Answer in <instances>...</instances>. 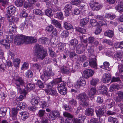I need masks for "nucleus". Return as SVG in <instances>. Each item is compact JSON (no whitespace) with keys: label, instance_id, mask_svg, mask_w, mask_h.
<instances>
[{"label":"nucleus","instance_id":"nucleus-4","mask_svg":"<svg viewBox=\"0 0 123 123\" xmlns=\"http://www.w3.org/2000/svg\"><path fill=\"white\" fill-rule=\"evenodd\" d=\"M66 84L65 82L63 81L58 85L57 87L58 90L59 92L61 94L65 95L67 92V89L66 86Z\"/></svg>","mask_w":123,"mask_h":123},{"label":"nucleus","instance_id":"nucleus-28","mask_svg":"<svg viewBox=\"0 0 123 123\" xmlns=\"http://www.w3.org/2000/svg\"><path fill=\"white\" fill-rule=\"evenodd\" d=\"M89 20V19L88 18L81 19L80 20V22L81 25L82 26H84L88 23Z\"/></svg>","mask_w":123,"mask_h":123},{"label":"nucleus","instance_id":"nucleus-15","mask_svg":"<svg viewBox=\"0 0 123 123\" xmlns=\"http://www.w3.org/2000/svg\"><path fill=\"white\" fill-rule=\"evenodd\" d=\"M118 96L115 97V100L116 102H120L122 101L123 102V92L119 91L117 93Z\"/></svg>","mask_w":123,"mask_h":123},{"label":"nucleus","instance_id":"nucleus-29","mask_svg":"<svg viewBox=\"0 0 123 123\" xmlns=\"http://www.w3.org/2000/svg\"><path fill=\"white\" fill-rule=\"evenodd\" d=\"M99 90L102 94H105L107 92V88L105 86L102 85L100 86Z\"/></svg>","mask_w":123,"mask_h":123},{"label":"nucleus","instance_id":"nucleus-38","mask_svg":"<svg viewBox=\"0 0 123 123\" xmlns=\"http://www.w3.org/2000/svg\"><path fill=\"white\" fill-rule=\"evenodd\" d=\"M33 12L34 14L37 15L42 16L43 14L42 11L39 9H34Z\"/></svg>","mask_w":123,"mask_h":123},{"label":"nucleus","instance_id":"nucleus-56","mask_svg":"<svg viewBox=\"0 0 123 123\" xmlns=\"http://www.w3.org/2000/svg\"><path fill=\"white\" fill-rule=\"evenodd\" d=\"M64 8L65 10L71 11L72 5L70 4H67L65 6Z\"/></svg>","mask_w":123,"mask_h":123},{"label":"nucleus","instance_id":"nucleus-20","mask_svg":"<svg viewBox=\"0 0 123 123\" xmlns=\"http://www.w3.org/2000/svg\"><path fill=\"white\" fill-rule=\"evenodd\" d=\"M0 44L4 46L6 49H9L10 48V44L6 40L1 39L0 41Z\"/></svg>","mask_w":123,"mask_h":123},{"label":"nucleus","instance_id":"nucleus-41","mask_svg":"<svg viewBox=\"0 0 123 123\" xmlns=\"http://www.w3.org/2000/svg\"><path fill=\"white\" fill-rule=\"evenodd\" d=\"M25 0H17L15 2L16 6L18 7H21L23 5Z\"/></svg>","mask_w":123,"mask_h":123},{"label":"nucleus","instance_id":"nucleus-43","mask_svg":"<svg viewBox=\"0 0 123 123\" xmlns=\"http://www.w3.org/2000/svg\"><path fill=\"white\" fill-rule=\"evenodd\" d=\"M76 54L74 50H72L71 47L70 50L69 57L71 59H73V57Z\"/></svg>","mask_w":123,"mask_h":123},{"label":"nucleus","instance_id":"nucleus-47","mask_svg":"<svg viewBox=\"0 0 123 123\" xmlns=\"http://www.w3.org/2000/svg\"><path fill=\"white\" fill-rule=\"evenodd\" d=\"M6 37L7 41H8V42L9 43H11L13 41V37L12 35H6Z\"/></svg>","mask_w":123,"mask_h":123},{"label":"nucleus","instance_id":"nucleus-19","mask_svg":"<svg viewBox=\"0 0 123 123\" xmlns=\"http://www.w3.org/2000/svg\"><path fill=\"white\" fill-rule=\"evenodd\" d=\"M19 114L21 115L22 119L24 121L29 116V114L28 112L26 111L23 112H20L19 113Z\"/></svg>","mask_w":123,"mask_h":123},{"label":"nucleus","instance_id":"nucleus-64","mask_svg":"<svg viewBox=\"0 0 123 123\" xmlns=\"http://www.w3.org/2000/svg\"><path fill=\"white\" fill-rule=\"evenodd\" d=\"M119 72L120 74L123 73V65H119L118 66Z\"/></svg>","mask_w":123,"mask_h":123},{"label":"nucleus","instance_id":"nucleus-35","mask_svg":"<svg viewBox=\"0 0 123 123\" xmlns=\"http://www.w3.org/2000/svg\"><path fill=\"white\" fill-rule=\"evenodd\" d=\"M55 17L56 18H58L61 20L63 19L64 18L62 13L60 12H58L56 14Z\"/></svg>","mask_w":123,"mask_h":123},{"label":"nucleus","instance_id":"nucleus-23","mask_svg":"<svg viewBox=\"0 0 123 123\" xmlns=\"http://www.w3.org/2000/svg\"><path fill=\"white\" fill-rule=\"evenodd\" d=\"M104 34L105 36L111 38L113 36L114 32L112 30H108L104 32Z\"/></svg>","mask_w":123,"mask_h":123},{"label":"nucleus","instance_id":"nucleus-53","mask_svg":"<svg viewBox=\"0 0 123 123\" xmlns=\"http://www.w3.org/2000/svg\"><path fill=\"white\" fill-rule=\"evenodd\" d=\"M102 30L100 26H98L95 31L94 33L96 35L98 34L101 32Z\"/></svg>","mask_w":123,"mask_h":123},{"label":"nucleus","instance_id":"nucleus-34","mask_svg":"<svg viewBox=\"0 0 123 123\" xmlns=\"http://www.w3.org/2000/svg\"><path fill=\"white\" fill-rule=\"evenodd\" d=\"M109 63L107 62H104L103 65V68L108 71L110 70V68L109 67Z\"/></svg>","mask_w":123,"mask_h":123},{"label":"nucleus","instance_id":"nucleus-10","mask_svg":"<svg viewBox=\"0 0 123 123\" xmlns=\"http://www.w3.org/2000/svg\"><path fill=\"white\" fill-rule=\"evenodd\" d=\"M97 4V2L93 1H92L90 2V6L93 10L98 11L101 8V6L98 5Z\"/></svg>","mask_w":123,"mask_h":123},{"label":"nucleus","instance_id":"nucleus-27","mask_svg":"<svg viewBox=\"0 0 123 123\" xmlns=\"http://www.w3.org/2000/svg\"><path fill=\"white\" fill-rule=\"evenodd\" d=\"M123 55V53L122 51H120L116 52L114 55V57L117 60H121Z\"/></svg>","mask_w":123,"mask_h":123},{"label":"nucleus","instance_id":"nucleus-22","mask_svg":"<svg viewBox=\"0 0 123 123\" xmlns=\"http://www.w3.org/2000/svg\"><path fill=\"white\" fill-rule=\"evenodd\" d=\"M49 40L47 38L43 37L40 38L39 39V42L40 43L47 44L48 43Z\"/></svg>","mask_w":123,"mask_h":123},{"label":"nucleus","instance_id":"nucleus-46","mask_svg":"<svg viewBox=\"0 0 123 123\" xmlns=\"http://www.w3.org/2000/svg\"><path fill=\"white\" fill-rule=\"evenodd\" d=\"M6 17V18H9V21L11 22V23H14L15 20V18L13 16H12L10 14H7Z\"/></svg>","mask_w":123,"mask_h":123},{"label":"nucleus","instance_id":"nucleus-49","mask_svg":"<svg viewBox=\"0 0 123 123\" xmlns=\"http://www.w3.org/2000/svg\"><path fill=\"white\" fill-rule=\"evenodd\" d=\"M76 30L81 33H85L86 32V30L83 28L80 27H77Z\"/></svg>","mask_w":123,"mask_h":123},{"label":"nucleus","instance_id":"nucleus-7","mask_svg":"<svg viewBox=\"0 0 123 123\" xmlns=\"http://www.w3.org/2000/svg\"><path fill=\"white\" fill-rule=\"evenodd\" d=\"M105 106H103L98 110L96 111V113L98 117H100L104 116L105 112Z\"/></svg>","mask_w":123,"mask_h":123},{"label":"nucleus","instance_id":"nucleus-17","mask_svg":"<svg viewBox=\"0 0 123 123\" xmlns=\"http://www.w3.org/2000/svg\"><path fill=\"white\" fill-rule=\"evenodd\" d=\"M94 112V109L89 108L86 109L85 112V114L86 116H93Z\"/></svg>","mask_w":123,"mask_h":123},{"label":"nucleus","instance_id":"nucleus-58","mask_svg":"<svg viewBox=\"0 0 123 123\" xmlns=\"http://www.w3.org/2000/svg\"><path fill=\"white\" fill-rule=\"evenodd\" d=\"M48 49L49 52V54L50 56L52 57H53L55 56L54 54V52L52 48L51 47H49Z\"/></svg>","mask_w":123,"mask_h":123},{"label":"nucleus","instance_id":"nucleus-48","mask_svg":"<svg viewBox=\"0 0 123 123\" xmlns=\"http://www.w3.org/2000/svg\"><path fill=\"white\" fill-rule=\"evenodd\" d=\"M78 81L80 86H84L86 85V82L83 78H80Z\"/></svg>","mask_w":123,"mask_h":123},{"label":"nucleus","instance_id":"nucleus-30","mask_svg":"<svg viewBox=\"0 0 123 123\" xmlns=\"http://www.w3.org/2000/svg\"><path fill=\"white\" fill-rule=\"evenodd\" d=\"M68 104L69 105L76 106L77 104V102L75 98H72L69 100Z\"/></svg>","mask_w":123,"mask_h":123},{"label":"nucleus","instance_id":"nucleus-2","mask_svg":"<svg viewBox=\"0 0 123 123\" xmlns=\"http://www.w3.org/2000/svg\"><path fill=\"white\" fill-rule=\"evenodd\" d=\"M76 98L80 101V105L84 107L88 105L87 100L88 97L85 93H82L77 95Z\"/></svg>","mask_w":123,"mask_h":123},{"label":"nucleus","instance_id":"nucleus-11","mask_svg":"<svg viewBox=\"0 0 123 123\" xmlns=\"http://www.w3.org/2000/svg\"><path fill=\"white\" fill-rule=\"evenodd\" d=\"M40 101V98L37 96L31 97V103L33 106H36L37 105Z\"/></svg>","mask_w":123,"mask_h":123},{"label":"nucleus","instance_id":"nucleus-63","mask_svg":"<svg viewBox=\"0 0 123 123\" xmlns=\"http://www.w3.org/2000/svg\"><path fill=\"white\" fill-rule=\"evenodd\" d=\"M90 24L93 26H95L97 24V22L95 20L92 19L90 20Z\"/></svg>","mask_w":123,"mask_h":123},{"label":"nucleus","instance_id":"nucleus-5","mask_svg":"<svg viewBox=\"0 0 123 123\" xmlns=\"http://www.w3.org/2000/svg\"><path fill=\"white\" fill-rule=\"evenodd\" d=\"M54 75V74L53 72L49 73L48 70L45 71H43L41 77L42 80L45 81L49 79L50 76H53Z\"/></svg>","mask_w":123,"mask_h":123},{"label":"nucleus","instance_id":"nucleus-13","mask_svg":"<svg viewBox=\"0 0 123 123\" xmlns=\"http://www.w3.org/2000/svg\"><path fill=\"white\" fill-rule=\"evenodd\" d=\"M97 60L95 58H90L89 60V65L92 68L96 69L97 65L96 63Z\"/></svg>","mask_w":123,"mask_h":123},{"label":"nucleus","instance_id":"nucleus-21","mask_svg":"<svg viewBox=\"0 0 123 123\" xmlns=\"http://www.w3.org/2000/svg\"><path fill=\"white\" fill-rule=\"evenodd\" d=\"M7 13L13 14L15 11V8L12 5L9 6L8 7Z\"/></svg>","mask_w":123,"mask_h":123},{"label":"nucleus","instance_id":"nucleus-32","mask_svg":"<svg viewBox=\"0 0 123 123\" xmlns=\"http://www.w3.org/2000/svg\"><path fill=\"white\" fill-rule=\"evenodd\" d=\"M20 62V59L18 58L14 59L13 61V63L14 66L16 68L18 67Z\"/></svg>","mask_w":123,"mask_h":123},{"label":"nucleus","instance_id":"nucleus-55","mask_svg":"<svg viewBox=\"0 0 123 123\" xmlns=\"http://www.w3.org/2000/svg\"><path fill=\"white\" fill-rule=\"evenodd\" d=\"M37 85L40 88H43L44 87L43 84L40 80H38L37 83Z\"/></svg>","mask_w":123,"mask_h":123},{"label":"nucleus","instance_id":"nucleus-44","mask_svg":"<svg viewBox=\"0 0 123 123\" xmlns=\"http://www.w3.org/2000/svg\"><path fill=\"white\" fill-rule=\"evenodd\" d=\"M28 90H33L35 88V85L33 83H29L26 86Z\"/></svg>","mask_w":123,"mask_h":123},{"label":"nucleus","instance_id":"nucleus-1","mask_svg":"<svg viewBox=\"0 0 123 123\" xmlns=\"http://www.w3.org/2000/svg\"><path fill=\"white\" fill-rule=\"evenodd\" d=\"M36 55L38 59L43 60L48 55L47 51L44 50L42 48V46L38 44L36 45Z\"/></svg>","mask_w":123,"mask_h":123},{"label":"nucleus","instance_id":"nucleus-60","mask_svg":"<svg viewBox=\"0 0 123 123\" xmlns=\"http://www.w3.org/2000/svg\"><path fill=\"white\" fill-rule=\"evenodd\" d=\"M32 67L33 68L37 69H39L41 68V66L40 64L36 63L33 64L32 65Z\"/></svg>","mask_w":123,"mask_h":123},{"label":"nucleus","instance_id":"nucleus-62","mask_svg":"<svg viewBox=\"0 0 123 123\" xmlns=\"http://www.w3.org/2000/svg\"><path fill=\"white\" fill-rule=\"evenodd\" d=\"M86 58L85 55H82L79 56V61L81 62H83L86 60Z\"/></svg>","mask_w":123,"mask_h":123},{"label":"nucleus","instance_id":"nucleus-12","mask_svg":"<svg viewBox=\"0 0 123 123\" xmlns=\"http://www.w3.org/2000/svg\"><path fill=\"white\" fill-rule=\"evenodd\" d=\"M24 42L27 43H35L37 40L35 37H29L24 35Z\"/></svg>","mask_w":123,"mask_h":123},{"label":"nucleus","instance_id":"nucleus-61","mask_svg":"<svg viewBox=\"0 0 123 123\" xmlns=\"http://www.w3.org/2000/svg\"><path fill=\"white\" fill-rule=\"evenodd\" d=\"M55 28H54L53 26L50 25L48 26L46 28V29L47 31L50 32H51Z\"/></svg>","mask_w":123,"mask_h":123},{"label":"nucleus","instance_id":"nucleus-8","mask_svg":"<svg viewBox=\"0 0 123 123\" xmlns=\"http://www.w3.org/2000/svg\"><path fill=\"white\" fill-rule=\"evenodd\" d=\"M83 75L86 78H87L92 76L94 73V71L90 69H86L83 72Z\"/></svg>","mask_w":123,"mask_h":123},{"label":"nucleus","instance_id":"nucleus-26","mask_svg":"<svg viewBox=\"0 0 123 123\" xmlns=\"http://www.w3.org/2000/svg\"><path fill=\"white\" fill-rule=\"evenodd\" d=\"M94 46L93 45H91L89 46L87 49L89 55L92 56L93 55L94 53Z\"/></svg>","mask_w":123,"mask_h":123},{"label":"nucleus","instance_id":"nucleus-42","mask_svg":"<svg viewBox=\"0 0 123 123\" xmlns=\"http://www.w3.org/2000/svg\"><path fill=\"white\" fill-rule=\"evenodd\" d=\"M25 74L28 78H31L33 75V74L31 70H28L26 72Z\"/></svg>","mask_w":123,"mask_h":123},{"label":"nucleus","instance_id":"nucleus-33","mask_svg":"<svg viewBox=\"0 0 123 123\" xmlns=\"http://www.w3.org/2000/svg\"><path fill=\"white\" fill-rule=\"evenodd\" d=\"M45 13L46 15L50 17L53 15L52 10L50 8H48L46 10L45 12Z\"/></svg>","mask_w":123,"mask_h":123},{"label":"nucleus","instance_id":"nucleus-45","mask_svg":"<svg viewBox=\"0 0 123 123\" xmlns=\"http://www.w3.org/2000/svg\"><path fill=\"white\" fill-rule=\"evenodd\" d=\"M99 81V80L98 79H92L91 80L90 84L93 86H95L96 85Z\"/></svg>","mask_w":123,"mask_h":123},{"label":"nucleus","instance_id":"nucleus-31","mask_svg":"<svg viewBox=\"0 0 123 123\" xmlns=\"http://www.w3.org/2000/svg\"><path fill=\"white\" fill-rule=\"evenodd\" d=\"M48 92L49 95L53 96H57L58 94L55 90L53 89L48 90Z\"/></svg>","mask_w":123,"mask_h":123},{"label":"nucleus","instance_id":"nucleus-18","mask_svg":"<svg viewBox=\"0 0 123 123\" xmlns=\"http://www.w3.org/2000/svg\"><path fill=\"white\" fill-rule=\"evenodd\" d=\"M69 43L71 46V47L72 50H74L75 46L78 44V40L75 39H71L69 41Z\"/></svg>","mask_w":123,"mask_h":123},{"label":"nucleus","instance_id":"nucleus-37","mask_svg":"<svg viewBox=\"0 0 123 123\" xmlns=\"http://www.w3.org/2000/svg\"><path fill=\"white\" fill-rule=\"evenodd\" d=\"M64 25L65 28L67 30H69L73 28V26L71 24L68 23L67 22H64Z\"/></svg>","mask_w":123,"mask_h":123},{"label":"nucleus","instance_id":"nucleus-57","mask_svg":"<svg viewBox=\"0 0 123 123\" xmlns=\"http://www.w3.org/2000/svg\"><path fill=\"white\" fill-rule=\"evenodd\" d=\"M45 113V110H40L38 113L39 116L40 117H42L44 115Z\"/></svg>","mask_w":123,"mask_h":123},{"label":"nucleus","instance_id":"nucleus-54","mask_svg":"<svg viewBox=\"0 0 123 123\" xmlns=\"http://www.w3.org/2000/svg\"><path fill=\"white\" fill-rule=\"evenodd\" d=\"M69 33L67 31H63L61 33V36L63 37H67L69 34Z\"/></svg>","mask_w":123,"mask_h":123},{"label":"nucleus","instance_id":"nucleus-59","mask_svg":"<svg viewBox=\"0 0 123 123\" xmlns=\"http://www.w3.org/2000/svg\"><path fill=\"white\" fill-rule=\"evenodd\" d=\"M40 104L41 105L42 108H44L47 106V103L45 101H41L40 103Z\"/></svg>","mask_w":123,"mask_h":123},{"label":"nucleus","instance_id":"nucleus-39","mask_svg":"<svg viewBox=\"0 0 123 123\" xmlns=\"http://www.w3.org/2000/svg\"><path fill=\"white\" fill-rule=\"evenodd\" d=\"M62 72L64 74H68L70 71L69 69L66 67L63 66L61 68Z\"/></svg>","mask_w":123,"mask_h":123},{"label":"nucleus","instance_id":"nucleus-25","mask_svg":"<svg viewBox=\"0 0 123 123\" xmlns=\"http://www.w3.org/2000/svg\"><path fill=\"white\" fill-rule=\"evenodd\" d=\"M114 102L113 100L111 99H108L106 101V104L107 106L109 108H111L114 105Z\"/></svg>","mask_w":123,"mask_h":123},{"label":"nucleus","instance_id":"nucleus-9","mask_svg":"<svg viewBox=\"0 0 123 123\" xmlns=\"http://www.w3.org/2000/svg\"><path fill=\"white\" fill-rule=\"evenodd\" d=\"M24 35H17L16 36L14 42L18 44L23 43L24 42Z\"/></svg>","mask_w":123,"mask_h":123},{"label":"nucleus","instance_id":"nucleus-3","mask_svg":"<svg viewBox=\"0 0 123 123\" xmlns=\"http://www.w3.org/2000/svg\"><path fill=\"white\" fill-rule=\"evenodd\" d=\"M15 81L16 83L18 82L19 85L16 84L17 90L20 93H23L25 95L27 93L25 89H23L20 87V85L23 86L24 84V82L23 80L21 77H18L17 79H15Z\"/></svg>","mask_w":123,"mask_h":123},{"label":"nucleus","instance_id":"nucleus-16","mask_svg":"<svg viewBox=\"0 0 123 123\" xmlns=\"http://www.w3.org/2000/svg\"><path fill=\"white\" fill-rule=\"evenodd\" d=\"M96 91L95 87L91 88L89 89L88 95L90 98H91L92 100L93 99L94 95L96 94Z\"/></svg>","mask_w":123,"mask_h":123},{"label":"nucleus","instance_id":"nucleus-52","mask_svg":"<svg viewBox=\"0 0 123 123\" xmlns=\"http://www.w3.org/2000/svg\"><path fill=\"white\" fill-rule=\"evenodd\" d=\"M53 81L54 82V84H57L58 83H59V84H60L63 82L62 81L61 78H57Z\"/></svg>","mask_w":123,"mask_h":123},{"label":"nucleus","instance_id":"nucleus-40","mask_svg":"<svg viewBox=\"0 0 123 123\" xmlns=\"http://www.w3.org/2000/svg\"><path fill=\"white\" fill-rule=\"evenodd\" d=\"M65 43H60L58 45V48L59 51H62L63 50L64 47Z\"/></svg>","mask_w":123,"mask_h":123},{"label":"nucleus","instance_id":"nucleus-24","mask_svg":"<svg viewBox=\"0 0 123 123\" xmlns=\"http://www.w3.org/2000/svg\"><path fill=\"white\" fill-rule=\"evenodd\" d=\"M26 104L23 102L19 103L17 106V110L19 111L21 109H23L25 107Z\"/></svg>","mask_w":123,"mask_h":123},{"label":"nucleus","instance_id":"nucleus-51","mask_svg":"<svg viewBox=\"0 0 123 123\" xmlns=\"http://www.w3.org/2000/svg\"><path fill=\"white\" fill-rule=\"evenodd\" d=\"M115 8L116 10L120 13H121L123 11V7L120 6L119 5H116Z\"/></svg>","mask_w":123,"mask_h":123},{"label":"nucleus","instance_id":"nucleus-6","mask_svg":"<svg viewBox=\"0 0 123 123\" xmlns=\"http://www.w3.org/2000/svg\"><path fill=\"white\" fill-rule=\"evenodd\" d=\"M60 116V113L58 111L55 110L51 111L49 115V119L51 120H54Z\"/></svg>","mask_w":123,"mask_h":123},{"label":"nucleus","instance_id":"nucleus-50","mask_svg":"<svg viewBox=\"0 0 123 123\" xmlns=\"http://www.w3.org/2000/svg\"><path fill=\"white\" fill-rule=\"evenodd\" d=\"M14 28L11 27H8V31L10 33H13L16 31L17 28L16 27L14 26Z\"/></svg>","mask_w":123,"mask_h":123},{"label":"nucleus","instance_id":"nucleus-14","mask_svg":"<svg viewBox=\"0 0 123 123\" xmlns=\"http://www.w3.org/2000/svg\"><path fill=\"white\" fill-rule=\"evenodd\" d=\"M111 75L109 74L105 73L104 74L102 79V81L104 83L108 82L111 79Z\"/></svg>","mask_w":123,"mask_h":123},{"label":"nucleus","instance_id":"nucleus-36","mask_svg":"<svg viewBox=\"0 0 123 123\" xmlns=\"http://www.w3.org/2000/svg\"><path fill=\"white\" fill-rule=\"evenodd\" d=\"M53 24L57 28L61 29V25L60 23L57 20L53 19L52 20Z\"/></svg>","mask_w":123,"mask_h":123}]
</instances>
